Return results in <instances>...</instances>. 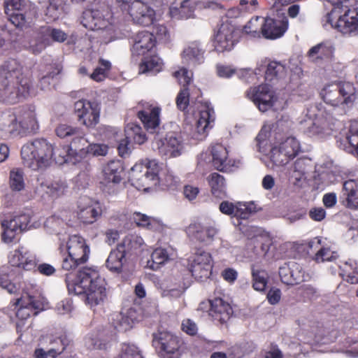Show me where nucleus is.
<instances>
[{"mask_svg":"<svg viewBox=\"0 0 358 358\" xmlns=\"http://www.w3.org/2000/svg\"><path fill=\"white\" fill-rule=\"evenodd\" d=\"M169 260V255L166 250L158 248L151 254V259L148 261L147 266L152 270L156 271L160 266Z\"/></svg>","mask_w":358,"mask_h":358,"instance_id":"48","label":"nucleus"},{"mask_svg":"<svg viewBox=\"0 0 358 358\" xmlns=\"http://www.w3.org/2000/svg\"><path fill=\"white\" fill-rule=\"evenodd\" d=\"M90 253V247L83 237L79 235L70 236L65 249L61 250L62 268L67 271L76 269L87 262Z\"/></svg>","mask_w":358,"mask_h":358,"instance_id":"4","label":"nucleus"},{"mask_svg":"<svg viewBox=\"0 0 358 358\" xmlns=\"http://www.w3.org/2000/svg\"><path fill=\"white\" fill-rule=\"evenodd\" d=\"M124 170L123 164L120 160L110 161L103 167V180L101 183L106 185L120 184L122 180Z\"/></svg>","mask_w":358,"mask_h":358,"instance_id":"30","label":"nucleus"},{"mask_svg":"<svg viewBox=\"0 0 358 358\" xmlns=\"http://www.w3.org/2000/svg\"><path fill=\"white\" fill-rule=\"evenodd\" d=\"M111 67V63L108 60L100 58L99 59V66L90 75V78L96 82L103 81L107 77Z\"/></svg>","mask_w":358,"mask_h":358,"instance_id":"51","label":"nucleus"},{"mask_svg":"<svg viewBox=\"0 0 358 358\" xmlns=\"http://www.w3.org/2000/svg\"><path fill=\"white\" fill-rule=\"evenodd\" d=\"M255 248V252L257 255H266L270 250L271 245L270 240H263L262 238H255L251 241Z\"/></svg>","mask_w":358,"mask_h":358,"instance_id":"62","label":"nucleus"},{"mask_svg":"<svg viewBox=\"0 0 358 358\" xmlns=\"http://www.w3.org/2000/svg\"><path fill=\"white\" fill-rule=\"evenodd\" d=\"M27 120H18L17 115L12 110H6L0 114V137L9 138L18 135L22 130L33 127L35 117L31 112L24 113Z\"/></svg>","mask_w":358,"mask_h":358,"instance_id":"12","label":"nucleus"},{"mask_svg":"<svg viewBox=\"0 0 358 358\" xmlns=\"http://www.w3.org/2000/svg\"><path fill=\"white\" fill-rule=\"evenodd\" d=\"M10 187L13 191H21L24 188V172L22 169L15 168L10 171Z\"/></svg>","mask_w":358,"mask_h":358,"instance_id":"52","label":"nucleus"},{"mask_svg":"<svg viewBox=\"0 0 358 358\" xmlns=\"http://www.w3.org/2000/svg\"><path fill=\"white\" fill-rule=\"evenodd\" d=\"M4 10L10 22L18 28H23L36 15L35 7L24 0L6 1Z\"/></svg>","mask_w":358,"mask_h":358,"instance_id":"11","label":"nucleus"},{"mask_svg":"<svg viewBox=\"0 0 358 358\" xmlns=\"http://www.w3.org/2000/svg\"><path fill=\"white\" fill-rule=\"evenodd\" d=\"M173 76L178 79L180 84L182 85V88L179 91L176 96V103L177 108L184 111L187 108L189 103V90L188 85L190 84L192 78L189 76L186 69H182L174 72Z\"/></svg>","mask_w":358,"mask_h":358,"instance_id":"28","label":"nucleus"},{"mask_svg":"<svg viewBox=\"0 0 358 358\" xmlns=\"http://www.w3.org/2000/svg\"><path fill=\"white\" fill-rule=\"evenodd\" d=\"M307 128L304 132L310 137L323 138L330 135L334 129L335 119L332 115H317L313 120L306 123Z\"/></svg>","mask_w":358,"mask_h":358,"instance_id":"22","label":"nucleus"},{"mask_svg":"<svg viewBox=\"0 0 358 358\" xmlns=\"http://www.w3.org/2000/svg\"><path fill=\"white\" fill-rule=\"evenodd\" d=\"M159 166L155 159H145L144 162L136 164L131 169L130 180L138 189H147L150 182L157 185L159 182Z\"/></svg>","mask_w":358,"mask_h":358,"instance_id":"9","label":"nucleus"},{"mask_svg":"<svg viewBox=\"0 0 358 358\" xmlns=\"http://www.w3.org/2000/svg\"><path fill=\"white\" fill-rule=\"evenodd\" d=\"M334 48L324 42L313 46L307 52L306 56L310 62L315 64H322L331 59Z\"/></svg>","mask_w":358,"mask_h":358,"instance_id":"34","label":"nucleus"},{"mask_svg":"<svg viewBox=\"0 0 358 358\" xmlns=\"http://www.w3.org/2000/svg\"><path fill=\"white\" fill-rule=\"evenodd\" d=\"M66 283L69 293L84 294L86 303L91 308L100 304L106 297V282L94 268H83L78 271L76 282L66 280Z\"/></svg>","mask_w":358,"mask_h":358,"instance_id":"2","label":"nucleus"},{"mask_svg":"<svg viewBox=\"0 0 358 358\" xmlns=\"http://www.w3.org/2000/svg\"><path fill=\"white\" fill-rule=\"evenodd\" d=\"M292 159L286 153L282 152L278 146H275L271 149V160L276 166L286 165Z\"/></svg>","mask_w":358,"mask_h":358,"instance_id":"57","label":"nucleus"},{"mask_svg":"<svg viewBox=\"0 0 358 358\" xmlns=\"http://www.w3.org/2000/svg\"><path fill=\"white\" fill-rule=\"evenodd\" d=\"M131 52L136 55H144L156 45V37L148 31H138L131 38Z\"/></svg>","mask_w":358,"mask_h":358,"instance_id":"27","label":"nucleus"},{"mask_svg":"<svg viewBox=\"0 0 358 358\" xmlns=\"http://www.w3.org/2000/svg\"><path fill=\"white\" fill-rule=\"evenodd\" d=\"M8 262L12 266L22 268L25 271H37L43 275L50 276L56 272L55 267L50 264H38L36 257L22 246L10 252Z\"/></svg>","mask_w":358,"mask_h":358,"instance_id":"10","label":"nucleus"},{"mask_svg":"<svg viewBox=\"0 0 358 358\" xmlns=\"http://www.w3.org/2000/svg\"><path fill=\"white\" fill-rule=\"evenodd\" d=\"M111 17L110 7L108 5L101 4L97 8L83 11L81 24L89 30L103 29L110 24Z\"/></svg>","mask_w":358,"mask_h":358,"instance_id":"17","label":"nucleus"},{"mask_svg":"<svg viewBox=\"0 0 358 358\" xmlns=\"http://www.w3.org/2000/svg\"><path fill=\"white\" fill-rule=\"evenodd\" d=\"M119 358H143V357L136 345L124 343Z\"/></svg>","mask_w":358,"mask_h":358,"instance_id":"61","label":"nucleus"},{"mask_svg":"<svg viewBox=\"0 0 358 358\" xmlns=\"http://www.w3.org/2000/svg\"><path fill=\"white\" fill-rule=\"evenodd\" d=\"M335 258V252L329 248H320L316 252L315 260L316 262H324L325 261H331Z\"/></svg>","mask_w":358,"mask_h":358,"instance_id":"64","label":"nucleus"},{"mask_svg":"<svg viewBox=\"0 0 358 358\" xmlns=\"http://www.w3.org/2000/svg\"><path fill=\"white\" fill-rule=\"evenodd\" d=\"M288 28V20L284 16L281 20L264 19L262 36L267 39H276L281 37Z\"/></svg>","mask_w":358,"mask_h":358,"instance_id":"29","label":"nucleus"},{"mask_svg":"<svg viewBox=\"0 0 358 358\" xmlns=\"http://www.w3.org/2000/svg\"><path fill=\"white\" fill-rule=\"evenodd\" d=\"M208 181L214 196L220 199L227 196L225 179L223 176L216 172L212 173L209 175Z\"/></svg>","mask_w":358,"mask_h":358,"instance_id":"40","label":"nucleus"},{"mask_svg":"<svg viewBox=\"0 0 358 358\" xmlns=\"http://www.w3.org/2000/svg\"><path fill=\"white\" fill-rule=\"evenodd\" d=\"M170 13L172 17L179 15L181 17H190L194 13V6L191 0H182L180 1V7L171 6Z\"/></svg>","mask_w":358,"mask_h":358,"instance_id":"54","label":"nucleus"},{"mask_svg":"<svg viewBox=\"0 0 358 358\" xmlns=\"http://www.w3.org/2000/svg\"><path fill=\"white\" fill-rule=\"evenodd\" d=\"M41 10L47 22L59 19L64 11V0H43L40 2Z\"/></svg>","mask_w":358,"mask_h":358,"instance_id":"35","label":"nucleus"},{"mask_svg":"<svg viewBox=\"0 0 358 358\" xmlns=\"http://www.w3.org/2000/svg\"><path fill=\"white\" fill-rule=\"evenodd\" d=\"M337 143L340 148L358 157V120L350 122L348 131L343 138L340 137L337 140Z\"/></svg>","mask_w":358,"mask_h":358,"instance_id":"32","label":"nucleus"},{"mask_svg":"<svg viewBox=\"0 0 358 358\" xmlns=\"http://www.w3.org/2000/svg\"><path fill=\"white\" fill-rule=\"evenodd\" d=\"M219 210L222 214L245 220L255 212V206L253 203H233L229 201H223L220 203Z\"/></svg>","mask_w":358,"mask_h":358,"instance_id":"26","label":"nucleus"},{"mask_svg":"<svg viewBox=\"0 0 358 358\" xmlns=\"http://www.w3.org/2000/svg\"><path fill=\"white\" fill-rule=\"evenodd\" d=\"M12 275L13 269L10 266L4 265L0 267V287L10 294H15L19 288L11 282L10 278Z\"/></svg>","mask_w":358,"mask_h":358,"instance_id":"44","label":"nucleus"},{"mask_svg":"<svg viewBox=\"0 0 358 358\" xmlns=\"http://www.w3.org/2000/svg\"><path fill=\"white\" fill-rule=\"evenodd\" d=\"M278 147L292 159L298 155L301 150L299 142L294 137L287 138L280 143Z\"/></svg>","mask_w":358,"mask_h":358,"instance_id":"50","label":"nucleus"},{"mask_svg":"<svg viewBox=\"0 0 358 358\" xmlns=\"http://www.w3.org/2000/svg\"><path fill=\"white\" fill-rule=\"evenodd\" d=\"M125 253L117 246L116 249L111 250L106 261V267L112 272L120 273L125 259Z\"/></svg>","mask_w":358,"mask_h":358,"instance_id":"39","label":"nucleus"},{"mask_svg":"<svg viewBox=\"0 0 358 358\" xmlns=\"http://www.w3.org/2000/svg\"><path fill=\"white\" fill-rule=\"evenodd\" d=\"M152 343L161 358H180L185 344L180 337L167 331L153 334Z\"/></svg>","mask_w":358,"mask_h":358,"instance_id":"7","label":"nucleus"},{"mask_svg":"<svg viewBox=\"0 0 358 358\" xmlns=\"http://www.w3.org/2000/svg\"><path fill=\"white\" fill-rule=\"evenodd\" d=\"M125 138L122 139L117 146L118 153L121 157L130 151V144H143L148 139L141 126L136 124H128L124 129Z\"/></svg>","mask_w":358,"mask_h":358,"instance_id":"23","label":"nucleus"},{"mask_svg":"<svg viewBox=\"0 0 358 358\" xmlns=\"http://www.w3.org/2000/svg\"><path fill=\"white\" fill-rule=\"evenodd\" d=\"M161 111L159 106L147 103L143 105L142 110L138 111L137 117L147 131L154 133L160 124Z\"/></svg>","mask_w":358,"mask_h":358,"instance_id":"25","label":"nucleus"},{"mask_svg":"<svg viewBox=\"0 0 358 358\" xmlns=\"http://www.w3.org/2000/svg\"><path fill=\"white\" fill-rule=\"evenodd\" d=\"M156 0H117L118 7L131 17L134 23L141 26H149L155 20V11L149 3Z\"/></svg>","mask_w":358,"mask_h":358,"instance_id":"6","label":"nucleus"},{"mask_svg":"<svg viewBox=\"0 0 358 358\" xmlns=\"http://www.w3.org/2000/svg\"><path fill=\"white\" fill-rule=\"evenodd\" d=\"M14 305L15 308H17L16 317L21 321L28 319L33 314V312L28 305L26 304L25 299L22 296L17 299Z\"/></svg>","mask_w":358,"mask_h":358,"instance_id":"58","label":"nucleus"},{"mask_svg":"<svg viewBox=\"0 0 358 358\" xmlns=\"http://www.w3.org/2000/svg\"><path fill=\"white\" fill-rule=\"evenodd\" d=\"M45 69L47 71L46 74L43 75L39 80V84L42 90L48 88L50 85V80L59 74L62 71V68L59 65L56 64L46 65Z\"/></svg>","mask_w":358,"mask_h":358,"instance_id":"53","label":"nucleus"},{"mask_svg":"<svg viewBox=\"0 0 358 358\" xmlns=\"http://www.w3.org/2000/svg\"><path fill=\"white\" fill-rule=\"evenodd\" d=\"M286 67L282 63L277 61H269L265 71V80L273 82L284 78L286 76Z\"/></svg>","mask_w":358,"mask_h":358,"instance_id":"42","label":"nucleus"},{"mask_svg":"<svg viewBox=\"0 0 358 358\" xmlns=\"http://www.w3.org/2000/svg\"><path fill=\"white\" fill-rule=\"evenodd\" d=\"M74 111L78 121L87 127H94L99 123L100 106L96 102L78 100L74 103Z\"/></svg>","mask_w":358,"mask_h":358,"instance_id":"19","label":"nucleus"},{"mask_svg":"<svg viewBox=\"0 0 358 358\" xmlns=\"http://www.w3.org/2000/svg\"><path fill=\"white\" fill-rule=\"evenodd\" d=\"M58 137L69 143V151L72 152L73 164L80 163V158L85 156L86 150L85 147L87 143L85 138L83 130L78 127H73L68 124H60L55 129Z\"/></svg>","mask_w":358,"mask_h":358,"instance_id":"8","label":"nucleus"},{"mask_svg":"<svg viewBox=\"0 0 358 358\" xmlns=\"http://www.w3.org/2000/svg\"><path fill=\"white\" fill-rule=\"evenodd\" d=\"M41 343L43 348L35 349L34 358H57L72 345L73 340L66 333H62L59 336H46Z\"/></svg>","mask_w":358,"mask_h":358,"instance_id":"13","label":"nucleus"},{"mask_svg":"<svg viewBox=\"0 0 358 358\" xmlns=\"http://www.w3.org/2000/svg\"><path fill=\"white\" fill-rule=\"evenodd\" d=\"M108 146L105 144H90L87 146L84 158L87 159L90 155L105 156L108 153Z\"/></svg>","mask_w":358,"mask_h":358,"instance_id":"60","label":"nucleus"},{"mask_svg":"<svg viewBox=\"0 0 358 358\" xmlns=\"http://www.w3.org/2000/svg\"><path fill=\"white\" fill-rule=\"evenodd\" d=\"M154 149L166 158L176 157L181 155L183 149V138L180 131L166 133L164 138L155 137Z\"/></svg>","mask_w":358,"mask_h":358,"instance_id":"16","label":"nucleus"},{"mask_svg":"<svg viewBox=\"0 0 358 358\" xmlns=\"http://www.w3.org/2000/svg\"><path fill=\"white\" fill-rule=\"evenodd\" d=\"M44 33L50 37L53 41L63 43L67 38V34L60 29L48 27Z\"/></svg>","mask_w":358,"mask_h":358,"instance_id":"63","label":"nucleus"},{"mask_svg":"<svg viewBox=\"0 0 358 358\" xmlns=\"http://www.w3.org/2000/svg\"><path fill=\"white\" fill-rule=\"evenodd\" d=\"M215 120V111L211 104L208 102L202 103L196 123V129L198 134H205L209 129L213 127Z\"/></svg>","mask_w":358,"mask_h":358,"instance_id":"33","label":"nucleus"},{"mask_svg":"<svg viewBox=\"0 0 358 358\" xmlns=\"http://www.w3.org/2000/svg\"><path fill=\"white\" fill-rule=\"evenodd\" d=\"M324 101L332 106L352 104L356 99V89L350 82H336L326 85L320 92Z\"/></svg>","mask_w":358,"mask_h":358,"instance_id":"5","label":"nucleus"},{"mask_svg":"<svg viewBox=\"0 0 358 358\" xmlns=\"http://www.w3.org/2000/svg\"><path fill=\"white\" fill-rule=\"evenodd\" d=\"M251 274L254 289L258 292H265L268 279L267 272L264 269L256 268L253 266Z\"/></svg>","mask_w":358,"mask_h":358,"instance_id":"46","label":"nucleus"},{"mask_svg":"<svg viewBox=\"0 0 358 358\" xmlns=\"http://www.w3.org/2000/svg\"><path fill=\"white\" fill-rule=\"evenodd\" d=\"M238 42V33L234 27L222 23L215 35L213 45L216 51L223 52L231 50Z\"/></svg>","mask_w":358,"mask_h":358,"instance_id":"24","label":"nucleus"},{"mask_svg":"<svg viewBox=\"0 0 358 358\" xmlns=\"http://www.w3.org/2000/svg\"><path fill=\"white\" fill-rule=\"evenodd\" d=\"M31 78L24 73L22 65L10 59L0 67V101L15 104L30 94Z\"/></svg>","mask_w":358,"mask_h":358,"instance_id":"1","label":"nucleus"},{"mask_svg":"<svg viewBox=\"0 0 358 358\" xmlns=\"http://www.w3.org/2000/svg\"><path fill=\"white\" fill-rule=\"evenodd\" d=\"M341 10L343 14L339 16L335 24L331 20L334 10L327 13V22L343 34L348 36L358 34V8L354 7L350 3L348 5H344V8Z\"/></svg>","mask_w":358,"mask_h":358,"instance_id":"14","label":"nucleus"},{"mask_svg":"<svg viewBox=\"0 0 358 358\" xmlns=\"http://www.w3.org/2000/svg\"><path fill=\"white\" fill-rule=\"evenodd\" d=\"M189 231L192 233L194 237L200 242L211 241L215 234V230L213 228L203 227L199 224H190Z\"/></svg>","mask_w":358,"mask_h":358,"instance_id":"47","label":"nucleus"},{"mask_svg":"<svg viewBox=\"0 0 358 358\" xmlns=\"http://www.w3.org/2000/svg\"><path fill=\"white\" fill-rule=\"evenodd\" d=\"M210 302L209 315L220 323H225L233 314L229 303L220 297H215Z\"/></svg>","mask_w":358,"mask_h":358,"instance_id":"31","label":"nucleus"},{"mask_svg":"<svg viewBox=\"0 0 358 358\" xmlns=\"http://www.w3.org/2000/svg\"><path fill=\"white\" fill-rule=\"evenodd\" d=\"M78 220L85 224H91L97 221L101 215V209L99 206L87 205L85 207L78 206Z\"/></svg>","mask_w":358,"mask_h":358,"instance_id":"38","label":"nucleus"},{"mask_svg":"<svg viewBox=\"0 0 358 358\" xmlns=\"http://www.w3.org/2000/svg\"><path fill=\"white\" fill-rule=\"evenodd\" d=\"M21 157L25 166L34 171L49 167L54 156V147L45 138H35L21 148Z\"/></svg>","mask_w":358,"mask_h":358,"instance_id":"3","label":"nucleus"},{"mask_svg":"<svg viewBox=\"0 0 358 358\" xmlns=\"http://www.w3.org/2000/svg\"><path fill=\"white\" fill-rule=\"evenodd\" d=\"M31 217L29 214L20 213L13 216L10 220H1L3 228L2 240L6 243H11L15 238L17 231H22L27 229Z\"/></svg>","mask_w":358,"mask_h":358,"instance_id":"21","label":"nucleus"},{"mask_svg":"<svg viewBox=\"0 0 358 358\" xmlns=\"http://www.w3.org/2000/svg\"><path fill=\"white\" fill-rule=\"evenodd\" d=\"M132 219L138 227H144L147 229H153L156 222L151 217L141 213H134Z\"/></svg>","mask_w":358,"mask_h":358,"instance_id":"59","label":"nucleus"},{"mask_svg":"<svg viewBox=\"0 0 358 358\" xmlns=\"http://www.w3.org/2000/svg\"><path fill=\"white\" fill-rule=\"evenodd\" d=\"M300 266L296 263H293L289 268H280L279 274L282 282L287 285H294L299 283V281L303 278Z\"/></svg>","mask_w":358,"mask_h":358,"instance_id":"41","label":"nucleus"},{"mask_svg":"<svg viewBox=\"0 0 358 358\" xmlns=\"http://www.w3.org/2000/svg\"><path fill=\"white\" fill-rule=\"evenodd\" d=\"M65 225L64 221L56 216L52 215L47 218L44 223V228L50 234H59Z\"/></svg>","mask_w":358,"mask_h":358,"instance_id":"55","label":"nucleus"},{"mask_svg":"<svg viewBox=\"0 0 358 358\" xmlns=\"http://www.w3.org/2000/svg\"><path fill=\"white\" fill-rule=\"evenodd\" d=\"M343 204L350 209H358V180H348L343 185Z\"/></svg>","mask_w":358,"mask_h":358,"instance_id":"36","label":"nucleus"},{"mask_svg":"<svg viewBox=\"0 0 358 358\" xmlns=\"http://www.w3.org/2000/svg\"><path fill=\"white\" fill-rule=\"evenodd\" d=\"M162 63L157 56L153 55L144 57L139 65V71L141 73H157L162 69Z\"/></svg>","mask_w":358,"mask_h":358,"instance_id":"49","label":"nucleus"},{"mask_svg":"<svg viewBox=\"0 0 358 358\" xmlns=\"http://www.w3.org/2000/svg\"><path fill=\"white\" fill-rule=\"evenodd\" d=\"M264 18L256 16L252 17L243 27V33L251 38H260L262 35Z\"/></svg>","mask_w":358,"mask_h":358,"instance_id":"45","label":"nucleus"},{"mask_svg":"<svg viewBox=\"0 0 358 358\" xmlns=\"http://www.w3.org/2000/svg\"><path fill=\"white\" fill-rule=\"evenodd\" d=\"M213 267L211 255L200 248L188 259V270L196 280L204 281L208 279L212 274Z\"/></svg>","mask_w":358,"mask_h":358,"instance_id":"15","label":"nucleus"},{"mask_svg":"<svg viewBox=\"0 0 358 358\" xmlns=\"http://www.w3.org/2000/svg\"><path fill=\"white\" fill-rule=\"evenodd\" d=\"M203 51L200 48L199 45L196 43H192L182 52V57L193 65H198L203 62Z\"/></svg>","mask_w":358,"mask_h":358,"instance_id":"43","label":"nucleus"},{"mask_svg":"<svg viewBox=\"0 0 358 358\" xmlns=\"http://www.w3.org/2000/svg\"><path fill=\"white\" fill-rule=\"evenodd\" d=\"M210 155L213 166L220 172H234L241 166L240 159L229 157L228 149L221 143H215L211 145Z\"/></svg>","mask_w":358,"mask_h":358,"instance_id":"18","label":"nucleus"},{"mask_svg":"<svg viewBox=\"0 0 358 358\" xmlns=\"http://www.w3.org/2000/svg\"><path fill=\"white\" fill-rule=\"evenodd\" d=\"M144 244L143 239L137 234H128L122 241L117 246L125 253V255H136L142 250Z\"/></svg>","mask_w":358,"mask_h":358,"instance_id":"37","label":"nucleus"},{"mask_svg":"<svg viewBox=\"0 0 358 358\" xmlns=\"http://www.w3.org/2000/svg\"><path fill=\"white\" fill-rule=\"evenodd\" d=\"M72 152L69 151V147H62L54 148V156L52 161L55 163L62 164L69 161H73Z\"/></svg>","mask_w":358,"mask_h":358,"instance_id":"56","label":"nucleus"},{"mask_svg":"<svg viewBox=\"0 0 358 358\" xmlns=\"http://www.w3.org/2000/svg\"><path fill=\"white\" fill-rule=\"evenodd\" d=\"M245 94L261 112H266L271 109L276 101L273 92L266 84L250 87Z\"/></svg>","mask_w":358,"mask_h":358,"instance_id":"20","label":"nucleus"}]
</instances>
